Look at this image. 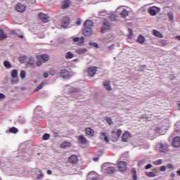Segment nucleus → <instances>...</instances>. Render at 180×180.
Returning <instances> with one entry per match:
<instances>
[{
    "instance_id": "1",
    "label": "nucleus",
    "mask_w": 180,
    "mask_h": 180,
    "mask_svg": "<svg viewBox=\"0 0 180 180\" xmlns=\"http://www.w3.org/2000/svg\"><path fill=\"white\" fill-rule=\"evenodd\" d=\"M38 61L36 63L37 67H40L43 64V63H46V61H49L50 60V57L47 54L39 55L37 56Z\"/></svg>"
},
{
    "instance_id": "2",
    "label": "nucleus",
    "mask_w": 180,
    "mask_h": 180,
    "mask_svg": "<svg viewBox=\"0 0 180 180\" xmlns=\"http://www.w3.org/2000/svg\"><path fill=\"white\" fill-rule=\"evenodd\" d=\"M112 25L107 19L103 20V27H101V33H105V30H110Z\"/></svg>"
},
{
    "instance_id": "3",
    "label": "nucleus",
    "mask_w": 180,
    "mask_h": 180,
    "mask_svg": "<svg viewBox=\"0 0 180 180\" xmlns=\"http://www.w3.org/2000/svg\"><path fill=\"white\" fill-rule=\"evenodd\" d=\"M97 72L98 68L96 66H90L86 69V72L89 77H95Z\"/></svg>"
},
{
    "instance_id": "4",
    "label": "nucleus",
    "mask_w": 180,
    "mask_h": 180,
    "mask_svg": "<svg viewBox=\"0 0 180 180\" xmlns=\"http://www.w3.org/2000/svg\"><path fill=\"white\" fill-rule=\"evenodd\" d=\"M117 168L120 172H124V171L127 170V165H126V162L120 161L117 164Z\"/></svg>"
},
{
    "instance_id": "5",
    "label": "nucleus",
    "mask_w": 180,
    "mask_h": 180,
    "mask_svg": "<svg viewBox=\"0 0 180 180\" xmlns=\"http://www.w3.org/2000/svg\"><path fill=\"white\" fill-rule=\"evenodd\" d=\"M161 9L158 7L152 6L148 8V12L151 16H155Z\"/></svg>"
},
{
    "instance_id": "6",
    "label": "nucleus",
    "mask_w": 180,
    "mask_h": 180,
    "mask_svg": "<svg viewBox=\"0 0 180 180\" xmlns=\"http://www.w3.org/2000/svg\"><path fill=\"white\" fill-rule=\"evenodd\" d=\"M15 11H17V12H20L21 13L25 12V11H26V6L23 5L20 3H18L15 7Z\"/></svg>"
},
{
    "instance_id": "7",
    "label": "nucleus",
    "mask_w": 180,
    "mask_h": 180,
    "mask_svg": "<svg viewBox=\"0 0 180 180\" xmlns=\"http://www.w3.org/2000/svg\"><path fill=\"white\" fill-rule=\"evenodd\" d=\"M112 137H114L115 140H117L120 136H122V131L120 129H115L111 131Z\"/></svg>"
},
{
    "instance_id": "8",
    "label": "nucleus",
    "mask_w": 180,
    "mask_h": 180,
    "mask_svg": "<svg viewBox=\"0 0 180 180\" xmlns=\"http://www.w3.org/2000/svg\"><path fill=\"white\" fill-rule=\"evenodd\" d=\"M39 19H40L44 23H47L49 22V15L43 13H39L38 15Z\"/></svg>"
},
{
    "instance_id": "9",
    "label": "nucleus",
    "mask_w": 180,
    "mask_h": 180,
    "mask_svg": "<svg viewBox=\"0 0 180 180\" xmlns=\"http://www.w3.org/2000/svg\"><path fill=\"white\" fill-rule=\"evenodd\" d=\"M68 162H70V164H77L78 156H77V155H72L68 159Z\"/></svg>"
},
{
    "instance_id": "10",
    "label": "nucleus",
    "mask_w": 180,
    "mask_h": 180,
    "mask_svg": "<svg viewBox=\"0 0 180 180\" xmlns=\"http://www.w3.org/2000/svg\"><path fill=\"white\" fill-rule=\"evenodd\" d=\"M172 144L173 147H174L175 148H178V147L180 146V138H179V136L174 137Z\"/></svg>"
},
{
    "instance_id": "11",
    "label": "nucleus",
    "mask_w": 180,
    "mask_h": 180,
    "mask_svg": "<svg viewBox=\"0 0 180 180\" xmlns=\"http://www.w3.org/2000/svg\"><path fill=\"white\" fill-rule=\"evenodd\" d=\"M60 77L62 78H68V77H70V72L67 69L61 70L60 72Z\"/></svg>"
},
{
    "instance_id": "12",
    "label": "nucleus",
    "mask_w": 180,
    "mask_h": 180,
    "mask_svg": "<svg viewBox=\"0 0 180 180\" xmlns=\"http://www.w3.org/2000/svg\"><path fill=\"white\" fill-rule=\"evenodd\" d=\"M71 5V0H63L61 5V9H68Z\"/></svg>"
},
{
    "instance_id": "13",
    "label": "nucleus",
    "mask_w": 180,
    "mask_h": 180,
    "mask_svg": "<svg viewBox=\"0 0 180 180\" xmlns=\"http://www.w3.org/2000/svg\"><path fill=\"white\" fill-rule=\"evenodd\" d=\"M130 139V133L129 131H125L122 136V140L124 143H127Z\"/></svg>"
},
{
    "instance_id": "14",
    "label": "nucleus",
    "mask_w": 180,
    "mask_h": 180,
    "mask_svg": "<svg viewBox=\"0 0 180 180\" xmlns=\"http://www.w3.org/2000/svg\"><path fill=\"white\" fill-rule=\"evenodd\" d=\"M82 34H84V36H86V37H89V36L92 35V29L85 28L83 30Z\"/></svg>"
},
{
    "instance_id": "15",
    "label": "nucleus",
    "mask_w": 180,
    "mask_h": 180,
    "mask_svg": "<svg viewBox=\"0 0 180 180\" xmlns=\"http://www.w3.org/2000/svg\"><path fill=\"white\" fill-rule=\"evenodd\" d=\"M62 24L63 27H67L70 25V18L64 17L62 20Z\"/></svg>"
},
{
    "instance_id": "16",
    "label": "nucleus",
    "mask_w": 180,
    "mask_h": 180,
    "mask_svg": "<svg viewBox=\"0 0 180 180\" xmlns=\"http://www.w3.org/2000/svg\"><path fill=\"white\" fill-rule=\"evenodd\" d=\"M84 26L85 28L91 29V27L94 26V22H92V20H87L84 22Z\"/></svg>"
},
{
    "instance_id": "17",
    "label": "nucleus",
    "mask_w": 180,
    "mask_h": 180,
    "mask_svg": "<svg viewBox=\"0 0 180 180\" xmlns=\"http://www.w3.org/2000/svg\"><path fill=\"white\" fill-rule=\"evenodd\" d=\"M160 150L161 151V153H167V151H168V145H167V143L161 144Z\"/></svg>"
},
{
    "instance_id": "18",
    "label": "nucleus",
    "mask_w": 180,
    "mask_h": 180,
    "mask_svg": "<svg viewBox=\"0 0 180 180\" xmlns=\"http://www.w3.org/2000/svg\"><path fill=\"white\" fill-rule=\"evenodd\" d=\"M107 174H109L110 175H112V174H115L116 172V169L113 167H108L105 169Z\"/></svg>"
},
{
    "instance_id": "19",
    "label": "nucleus",
    "mask_w": 180,
    "mask_h": 180,
    "mask_svg": "<svg viewBox=\"0 0 180 180\" xmlns=\"http://www.w3.org/2000/svg\"><path fill=\"white\" fill-rule=\"evenodd\" d=\"M103 86L107 89V91H112V86H110V82L105 81L103 82Z\"/></svg>"
},
{
    "instance_id": "20",
    "label": "nucleus",
    "mask_w": 180,
    "mask_h": 180,
    "mask_svg": "<svg viewBox=\"0 0 180 180\" xmlns=\"http://www.w3.org/2000/svg\"><path fill=\"white\" fill-rule=\"evenodd\" d=\"M153 36H155L156 37H160V39H162V37H163L162 34H161V32H160V31H158L157 30H153Z\"/></svg>"
},
{
    "instance_id": "21",
    "label": "nucleus",
    "mask_w": 180,
    "mask_h": 180,
    "mask_svg": "<svg viewBox=\"0 0 180 180\" xmlns=\"http://www.w3.org/2000/svg\"><path fill=\"white\" fill-rule=\"evenodd\" d=\"M85 131L87 136H91V137L94 134V129L90 127L86 128Z\"/></svg>"
},
{
    "instance_id": "22",
    "label": "nucleus",
    "mask_w": 180,
    "mask_h": 180,
    "mask_svg": "<svg viewBox=\"0 0 180 180\" xmlns=\"http://www.w3.org/2000/svg\"><path fill=\"white\" fill-rule=\"evenodd\" d=\"M78 141L81 143V144H86V138L84 136H78Z\"/></svg>"
},
{
    "instance_id": "23",
    "label": "nucleus",
    "mask_w": 180,
    "mask_h": 180,
    "mask_svg": "<svg viewBox=\"0 0 180 180\" xmlns=\"http://www.w3.org/2000/svg\"><path fill=\"white\" fill-rule=\"evenodd\" d=\"M73 41H75V43L79 41V43L83 44L84 41H85V39L83 37H82L81 38L75 37V38H73Z\"/></svg>"
},
{
    "instance_id": "24",
    "label": "nucleus",
    "mask_w": 180,
    "mask_h": 180,
    "mask_svg": "<svg viewBox=\"0 0 180 180\" xmlns=\"http://www.w3.org/2000/svg\"><path fill=\"white\" fill-rule=\"evenodd\" d=\"M87 50L85 48H80L76 50L77 54H85Z\"/></svg>"
},
{
    "instance_id": "25",
    "label": "nucleus",
    "mask_w": 180,
    "mask_h": 180,
    "mask_svg": "<svg viewBox=\"0 0 180 180\" xmlns=\"http://www.w3.org/2000/svg\"><path fill=\"white\" fill-rule=\"evenodd\" d=\"M131 172L132 174V179L134 180H137V171H136V169L132 168Z\"/></svg>"
},
{
    "instance_id": "26",
    "label": "nucleus",
    "mask_w": 180,
    "mask_h": 180,
    "mask_svg": "<svg viewBox=\"0 0 180 180\" xmlns=\"http://www.w3.org/2000/svg\"><path fill=\"white\" fill-rule=\"evenodd\" d=\"M27 64L28 65H31V67H34V59L33 58V57H30L29 58V60L27 62Z\"/></svg>"
},
{
    "instance_id": "27",
    "label": "nucleus",
    "mask_w": 180,
    "mask_h": 180,
    "mask_svg": "<svg viewBox=\"0 0 180 180\" xmlns=\"http://www.w3.org/2000/svg\"><path fill=\"white\" fill-rule=\"evenodd\" d=\"M65 147H71V142L65 141L61 144V148H65Z\"/></svg>"
},
{
    "instance_id": "28",
    "label": "nucleus",
    "mask_w": 180,
    "mask_h": 180,
    "mask_svg": "<svg viewBox=\"0 0 180 180\" xmlns=\"http://www.w3.org/2000/svg\"><path fill=\"white\" fill-rule=\"evenodd\" d=\"M74 58V54L72 53V52H68L65 55L66 60H70L71 58Z\"/></svg>"
},
{
    "instance_id": "29",
    "label": "nucleus",
    "mask_w": 180,
    "mask_h": 180,
    "mask_svg": "<svg viewBox=\"0 0 180 180\" xmlns=\"http://www.w3.org/2000/svg\"><path fill=\"white\" fill-rule=\"evenodd\" d=\"M121 16H122V18H126V17L129 16V11H127V10H126V9H124L121 12Z\"/></svg>"
},
{
    "instance_id": "30",
    "label": "nucleus",
    "mask_w": 180,
    "mask_h": 180,
    "mask_svg": "<svg viewBox=\"0 0 180 180\" xmlns=\"http://www.w3.org/2000/svg\"><path fill=\"white\" fill-rule=\"evenodd\" d=\"M137 40L139 43H141V44H143V43L146 41V38H144L143 36L139 35Z\"/></svg>"
},
{
    "instance_id": "31",
    "label": "nucleus",
    "mask_w": 180,
    "mask_h": 180,
    "mask_svg": "<svg viewBox=\"0 0 180 180\" xmlns=\"http://www.w3.org/2000/svg\"><path fill=\"white\" fill-rule=\"evenodd\" d=\"M10 133H13V134H16V133H18V131H19V130L15 127H13L9 129Z\"/></svg>"
},
{
    "instance_id": "32",
    "label": "nucleus",
    "mask_w": 180,
    "mask_h": 180,
    "mask_svg": "<svg viewBox=\"0 0 180 180\" xmlns=\"http://www.w3.org/2000/svg\"><path fill=\"white\" fill-rule=\"evenodd\" d=\"M44 85H46L45 82H42L41 84H39L34 90L35 92H37V91H40V89H41Z\"/></svg>"
},
{
    "instance_id": "33",
    "label": "nucleus",
    "mask_w": 180,
    "mask_h": 180,
    "mask_svg": "<svg viewBox=\"0 0 180 180\" xmlns=\"http://www.w3.org/2000/svg\"><path fill=\"white\" fill-rule=\"evenodd\" d=\"M146 176H148L149 178H154L155 176V173L153 172H146Z\"/></svg>"
},
{
    "instance_id": "34",
    "label": "nucleus",
    "mask_w": 180,
    "mask_h": 180,
    "mask_svg": "<svg viewBox=\"0 0 180 180\" xmlns=\"http://www.w3.org/2000/svg\"><path fill=\"white\" fill-rule=\"evenodd\" d=\"M100 134H101V136L104 137V140L105 141V143H109V138H108V136H106V133L101 132Z\"/></svg>"
},
{
    "instance_id": "35",
    "label": "nucleus",
    "mask_w": 180,
    "mask_h": 180,
    "mask_svg": "<svg viewBox=\"0 0 180 180\" xmlns=\"http://www.w3.org/2000/svg\"><path fill=\"white\" fill-rule=\"evenodd\" d=\"M4 67H6V68H12V65H11V63H9V61H4Z\"/></svg>"
},
{
    "instance_id": "36",
    "label": "nucleus",
    "mask_w": 180,
    "mask_h": 180,
    "mask_svg": "<svg viewBox=\"0 0 180 180\" xmlns=\"http://www.w3.org/2000/svg\"><path fill=\"white\" fill-rule=\"evenodd\" d=\"M11 77H12V78H16V77H18V70H13L11 72Z\"/></svg>"
},
{
    "instance_id": "37",
    "label": "nucleus",
    "mask_w": 180,
    "mask_h": 180,
    "mask_svg": "<svg viewBox=\"0 0 180 180\" xmlns=\"http://www.w3.org/2000/svg\"><path fill=\"white\" fill-rule=\"evenodd\" d=\"M8 36L4 33V30H0V39H6Z\"/></svg>"
},
{
    "instance_id": "38",
    "label": "nucleus",
    "mask_w": 180,
    "mask_h": 180,
    "mask_svg": "<svg viewBox=\"0 0 180 180\" xmlns=\"http://www.w3.org/2000/svg\"><path fill=\"white\" fill-rule=\"evenodd\" d=\"M167 15L169 16V20H170V22H174V13H167Z\"/></svg>"
},
{
    "instance_id": "39",
    "label": "nucleus",
    "mask_w": 180,
    "mask_h": 180,
    "mask_svg": "<svg viewBox=\"0 0 180 180\" xmlns=\"http://www.w3.org/2000/svg\"><path fill=\"white\" fill-rule=\"evenodd\" d=\"M105 121L107 122V123H108V124H113V121H112V118H110V117H106Z\"/></svg>"
},
{
    "instance_id": "40",
    "label": "nucleus",
    "mask_w": 180,
    "mask_h": 180,
    "mask_svg": "<svg viewBox=\"0 0 180 180\" xmlns=\"http://www.w3.org/2000/svg\"><path fill=\"white\" fill-rule=\"evenodd\" d=\"M20 77L22 79H23V78H25L26 77V71L22 70L20 74Z\"/></svg>"
},
{
    "instance_id": "41",
    "label": "nucleus",
    "mask_w": 180,
    "mask_h": 180,
    "mask_svg": "<svg viewBox=\"0 0 180 180\" xmlns=\"http://www.w3.org/2000/svg\"><path fill=\"white\" fill-rule=\"evenodd\" d=\"M154 165H161L162 164V160H158L153 162Z\"/></svg>"
},
{
    "instance_id": "42",
    "label": "nucleus",
    "mask_w": 180,
    "mask_h": 180,
    "mask_svg": "<svg viewBox=\"0 0 180 180\" xmlns=\"http://www.w3.org/2000/svg\"><path fill=\"white\" fill-rule=\"evenodd\" d=\"M43 140L46 141V140H49V139H50V134H45L43 136H42Z\"/></svg>"
},
{
    "instance_id": "43",
    "label": "nucleus",
    "mask_w": 180,
    "mask_h": 180,
    "mask_svg": "<svg viewBox=\"0 0 180 180\" xmlns=\"http://www.w3.org/2000/svg\"><path fill=\"white\" fill-rule=\"evenodd\" d=\"M89 45L93 46L96 49H99V45H98V44H96V42H90Z\"/></svg>"
},
{
    "instance_id": "44",
    "label": "nucleus",
    "mask_w": 180,
    "mask_h": 180,
    "mask_svg": "<svg viewBox=\"0 0 180 180\" xmlns=\"http://www.w3.org/2000/svg\"><path fill=\"white\" fill-rule=\"evenodd\" d=\"M129 34H128L129 39H131L133 37V30L131 29H129Z\"/></svg>"
},
{
    "instance_id": "45",
    "label": "nucleus",
    "mask_w": 180,
    "mask_h": 180,
    "mask_svg": "<svg viewBox=\"0 0 180 180\" xmlns=\"http://www.w3.org/2000/svg\"><path fill=\"white\" fill-rule=\"evenodd\" d=\"M49 74H50V75H56V70L55 69H50Z\"/></svg>"
},
{
    "instance_id": "46",
    "label": "nucleus",
    "mask_w": 180,
    "mask_h": 180,
    "mask_svg": "<svg viewBox=\"0 0 180 180\" xmlns=\"http://www.w3.org/2000/svg\"><path fill=\"white\" fill-rule=\"evenodd\" d=\"M40 174L37 175V179H41V178H43V176H44V174L43 173H41V171H39Z\"/></svg>"
},
{
    "instance_id": "47",
    "label": "nucleus",
    "mask_w": 180,
    "mask_h": 180,
    "mask_svg": "<svg viewBox=\"0 0 180 180\" xmlns=\"http://www.w3.org/2000/svg\"><path fill=\"white\" fill-rule=\"evenodd\" d=\"M160 171L161 172L167 171V167L165 166H162L160 168Z\"/></svg>"
},
{
    "instance_id": "48",
    "label": "nucleus",
    "mask_w": 180,
    "mask_h": 180,
    "mask_svg": "<svg viewBox=\"0 0 180 180\" xmlns=\"http://www.w3.org/2000/svg\"><path fill=\"white\" fill-rule=\"evenodd\" d=\"M150 168H153V165H151V164H148L145 167V169H150Z\"/></svg>"
},
{
    "instance_id": "49",
    "label": "nucleus",
    "mask_w": 180,
    "mask_h": 180,
    "mask_svg": "<svg viewBox=\"0 0 180 180\" xmlns=\"http://www.w3.org/2000/svg\"><path fill=\"white\" fill-rule=\"evenodd\" d=\"M105 15H108V13L106 11L100 12V16H103Z\"/></svg>"
},
{
    "instance_id": "50",
    "label": "nucleus",
    "mask_w": 180,
    "mask_h": 180,
    "mask_svg": "<svg viewBox=\"0 0 180 180\" xmlns=\"http://www.w3.org/2000/svg\"><path fill=\"white\" fill-rule=\"evenodd\" d=\"M43 76H44V78H49V73L45 72H44Z\"/></svg>"
},
{
    "instance_id": "51",
    "label": "nucleus",
    "mask_w": 180,
    "mask_h": 180,
    "mask_svg": "<svg viewBox=\"0 0 180 180\" xmlns=\"http://www.w3.org/2000/svg\"><path fill=\"white\" fill-rule=\"evenodd\" d=\"M0 99H5V94L0 93Z\"/></svg>"
},
{
    "instance_id": "52",
    "label": "nucleus",
    "mask_w": 180,
    "mask_h": 180,
    "mask_svg": "<svg viewBox=\"0 0 180 180\" xmlns=\"http://www.w3.org/2000/svg\"><path fill=\"white\" fill-rule=\"evenodd\" d=\"M20 60H22V61H26V60H27V56H22L20 58Z\"/></svg>"
},
{
    "instance_id": "53",
    "label": "nucleus",
    "mask_w": 180,
    "mask_h": 180,
    "mask_svg": "<svg viewBox=\"0 0 180 180\" xmlns=\"http://www.w3.org/2000/svg\"><path fill=\"white\" fill-rule=\"evenodd\" d=\"M41 110V106H37L35 109V112H39V110Z\"/></svg>"
},
{
    "instance_id": "54",
    "label": "nucleus",
    "mask_w": 180,
    "mask_h": 180,
    "mask_svg": "<svg viewBox=\"0 0 180 180\" xmlns=\"http://www.w3.org/2000/svg\"><path fill=\"white\" fill-rule=\"evenodd\" d=\"M167 168H168L169 169H172V168H174V167L172 166V164H169V165H167Z\"/></svg>"
},
{
    "instance_id": "55",
    "label": "nucleus",
    "mask_w": 180,
    "mask_h": 180,
    "mask_svg": "<svg viewBox=\"0 0 180 180\" xmlns=\"http://www.w3.org/2000/svg\"><path fill=\"white\" fill-rule=\"evenodd\" d=\"M91 180H99V178L96 176H93L91 177Z\"/></svg>"
},
{
    "instance_id": "56",
    "label": "nucleus",
    "mask_w": 180,
    "mask_h": 180,
    "mask_svg": "<svg viewBox=\"0 0 180 180\" xmlns=\"http://www.w3.org/2000/svg\"><path fill=\"white\" fill-rule=\"evenodd\" d=\"M48 175H51L53 174V172L51 170H47Z\"/></svg>"
},
{
    "instance_id": "57",
    "label": "nucleus",
    "mask_w": 180,
    "mask_h": 180,
    "mask_svg": "<svg viewBox=\"0 0 180 180\" xmlns=\"http://www.w3.org/2000/svg\"><path fill=\"white\" fill-rule=\"evenodd\" d=\"M160 130H161V128L160 127L155 128V131H160Z\"/></svg>"
},
{
    "instance_id": "58",
    "label": "nucleus",
    "mask_w": 180,
    "mask_h": 180,
    "mask_svg": "<svg viewBox=\"0 0 180 180\" xmlns=\"http://www.w3.org/2000/svg\"><path fill=\"white\" fill-rule=\"evenodd\" d=\"M98 160H99L98 158H94L93 159V161L96 162V161H98Z\"/></svg>"
},
{
    "instance_id": "59",
    "label": "nucleus",
    "mask_w": 180,
    "mask_h": 180,
    "mask_svg": "<svg viewBox=\"0 0 180 180\" xmlns=\"http://www.w3.org/2000/svg\"><path fill=\"white\" fill-rule=\"evenodd\" d=\"M170 176H171V178H174L175 176V174L174 173H172Z\"/></svg>"
},
{
    "instance_id": "60",
    "label": "nucleus",
    "mask_w": 180,
    "mask_h": 180,
    "mask_svg": "<svg viewBox=\"0 0 180 180\" xmlns=\"http://www.w3.org/2000/svg\"><path fill=\"white\" fill-rule=\"evenodd\" d=\"M161 43H162V46H165V44H166L165 41H162Z\"/></svg>"
},
{
    "instance_id": "61",
    "label": "nucleus",
    "mask_w": 180,
    "mask_h": 180,
    "mask_svg": "<svg viewBox=\"0 0 180 180\" xmlns=\"http://www.w3.org/2000/svg\"><path fill=\"white\" fill-rule=\"evenodd\" d=\"M77 25H81V20H78V21L77 22Z\"/></svg>"
},
{
    "instance_id": "62",
    "label": "nucleus",
    "mask_w": 180,
    "mask_h": 180,
    "mask_svg": "<svg viewBox=\"0 0 180 180\" xmlns=\"http://www.w3.org/2000/svg\"><path fill=\"white\" fill-rule=\"evenodd\" d=\"M176 39L177 40H180V36H176Z\"/></svg>"
},
{
    "instance_id": "63",
    "label": "nucleus",
    "mask_w": 180,
    "mask_h": 180,
    "mask_svg": "<svg viewBox=\"0 0 180 180\" xmlns=\"http://www.w3.org/2000/svg\"><path fill=\"white\" fill-rule=\"evenodd\" d=\"M176 174H177L178 175H180V170H178V171L176 172Z\"/></svg>"
},
{
    "instance_id": "64",
    "label": "nucleus",
    "mask_w": 180,
    "mask_h": 180,
    "mask_svg": "<svg viewBox=\"0 0 180 180\" xmlns=\"http://www.w3.org/2000/svg\"><path fill=\"white\" fill-rule=\"evenodd\" d=\"M19 37H20V39H23V35H20Z\"/></svg>"
}]
</instances>
